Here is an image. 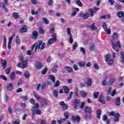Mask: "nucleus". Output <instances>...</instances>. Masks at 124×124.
<instances>
[{
    "mask_svg": "<svg viewBox=\"0 0 124 124\" xmlns=\"http://www.w3.org/2000/svg\"><path fill=\"white\" fill-rule=\"evenodd\" d=\"M10 78L11 80H14V79H15L16 75H15V73L14 72L10 74Z\"/></svg>",
    "mask_w": 124,
    "mask_h": 124,
    "instance_id": "nucleus-24",
    "label": "nucleus"
},
{
    "mask_svg": "<svg viewBox=\"0 0 124 124\" xmlns=\"http://www.w3.org/2000/svg\"><path fill=\"white\" fill-rule=\"evenodd\" d=\"M43 21L46 24V25L49 24V20L47 19L46 18H43Z\"/></svg>",
    "mask_w": 124,
    "mask_h": 124,
    "instance_id": "nucleus-51",
    "label": "nucleus"
},
{
    "mask_svg": "<svg viewBox=\"0 0 124 124\" xmlns=\"http://www.w3.org/2000/svg\"><path fill=\"white\" fill-rule=\"evenodd\" d=\"M98 94H99V92H97L94 93L93 94L94 98H97L98 97Z\"/></svg>",
    "mask_w": 124,
    "mask_h": 124,
    "instance_id": "nucleus-48",
    "label": "nucleus"
},
{
    "mask_svg": "<svg viewBox=\"0 0 124 124\" xmlns=\"http://www.w3.org/2000/svg\"><path fill=\"white\" fill-rule=\"evenodd\" d=\"M73 10L74 11H76V12H73L71 15V16H72V17H74V16H75L76 15V12H79V9L78 8H73Z\"/></svg>",
    "mask_w": 124,
    "mask_h": 124,
    "instance_id": "nucleus-12",
    "label": "nucleus"
},
{
    "mask_svg": "<svg viewBox=\"0 0 124 124\" xmlns=\"http://www.w3.org/2000/svg\"><path fill=\"white\" fill-rule=\"evenodd\" d=\"M79 49L80 52L82 53L83 55H85L86 54V50H85V48L83 47H80Z\"/></svg>",
    "mask_w": 124,
    "mask_h": 124,
    "instance_id": "nucleus-36",
    "label": "nucleus"
},
{
    "mask_svg": "<svg viewBox=\"0 0 124 124\" xmlns=\"http://www.w3.org/2000/svg\"><path fill=\"white\" fill-rule=\"evenodd\" d=\"M80 95L81 97L85 98V97H86L87 95H88V93L84 91H82L80 92Z\"/></svg>",
    "mask_w": 124,
    "mask_h": 124,
    "instance_id": "nucleus-14",
    "label": "nucleus"
},
{
    "mask_svg": "<svg viewBox=\"0 0 124 124\" xmlns=\"http://www.w3.org/2000/svg\"><path fill=\"white\" fill-rule=\"evenodd\" d=\"M76 4H77V5H78V6H80L82 7V5H83V4H82V2H81V1L78 0H77L76 2Z\"/></svg>",
    "mask_w": 124,
    "mask_h": 124,
    "instance_id": "nucleus-42",
    "label": "nucleus"
},
{
    "mask_svg": "<svg viewBox=\"0 0 124 124\" xmlns=\"http://www.w3.org/2000/svg\"><path fill=\"white\" fill-rule=\"evenodd\" d=\"M58 67H59L58 65H55L52 68V71H53V72H54V73H57V72H58Z\"/></svg>",
    "mask_w": 124,
    "mask_h": 124,
    "instance_id": "nucleus-26",
    "label": "nucleus"
},
{
    "mask_svg": "<svg viewBox=\"0 0 124 124\" xmlns=\"http://www.w3.org/2000/svg\"><path fill=\"white\" fill-rule=\"evenodd\" d=\"M95 45L94 44H93L91 45V46L89 47V49L90 51H94V50H95Z\"/></svg>",
    "mask_w": 124,
    "mask_h": 124,
    "instance_id": "nucleus-28",
    "label": "nucleus"
},
{
    "mask_svg": "<svg viewBox=\"0 0 124 124\" xmlns=\"http://www.w3.org/2000/svg\"><path fill=\"white\" fill-rule=\"evenodd\" d=\"M63 90L65 93H69V89H68V88H67L66 86H63Z\"/></svg>",
    "mask_w": 124,
    "mask_h": 124,
    "instance_id": "nucleus-30",
    "label": "nucleus"
},
{
    "mask_svg": "<svg viewBox=\"0 0 124 124\" xmlns=\"http://www.w3.org/2000/svg\"><path fill=\"white\" fill-rule=\"evenodd\" d=\"M39 32L41 34H44V32H45V31L44 30H42V28H39Z\"/></svg>",
    "mask_w": 124,
    "mask_h": 124,
    "instance_id": "nucleus-45",
    "label": "nucleus"
},
{
    "mask_svg": "<svg viewBox=\"0 0 124 124\" xmlns=\"http://www.w3.org/2000/svg\"><path fill=\"white\" fill-rule=\"evenodd\" d=\"M89 16H90V14H88V12H86L84 15L83 19H84V20H86L88 19V18H89Z\"/></svg>",
    "mask_w": 124,
    "mask_h": 124,
    "instance_id": "nucleus-32",
    "label": "nucleus"
},
{
    "mask_svg": "<svg viewBox=\"0 0 124 124\" xmlns=\"http://www.w3.org/2000/svg\"><path fill=\"white\" fill-rule=\"evenodd\" d=\"M35 66H36V68L37 69H40V68H42L43 67V65L42 63L40 62H36Z\"/></svg>",
    "mask_w": 124,
    "mask_h": 124,
    "instance_id": "nucleus-7",
    "label": "nucleus"
},
{
    "mask_svg": "<svg viewBox=\"0 0 124 124\" xmlns=\"http://www.w3.org/2000/svg\"><path fill=\"white\" fill-rule=\"evenodd\" d=\"M38 37V32L37 31H34L32 32V38L36 39Z\"/></svg>",
    "mask_w": 124,
    "mask_h": 124,
    "instance_id": "nucleus-8",
    "label": "nucleus"
},
{
    "mask_svg": "<svg viewBox=\"0 0 124 124\" xmlns=\"http://www.w3.org/2000/svg\"><path fill=\"white\" fill-rule=\"evenodd\" d=\"M49 79L52 81V83H55L56 81V77L52 75L49 76Z\"/></svg>",
    "mask_w": 124,
    "mask_h": 124,
    "instance_id": "nucleus-21",
    "label": "nucleus"
},
{
    "mask_svg": "<svg viewBox=\"0 0 124 124\" xmlns=\"http://www.w3.org/2000/svg\"><path fill=\"white\" fill-rule=\"evenodd\" d=\"M84 110L86 113H89L90 114H92V113H93V111H92V109H91V108L89 107H85Z\"/></svg>",
    "mask_w": 124,
    "mask_h": 124,
    "instance_id": "nucleus-15",
    "label": "nucleus"
},
{
    "mask_svg": "<svg viewBox=\"0 0 124 124\" xmlns=\"http://www.w3.org/2000/svg\"><path fill=\"white\" fill-rule=\"evenodd\" d=\"M103 121H104V122H105L107 124H110V121L109 120V119H108V116H107V115H104L103 116Z\"/></svg>",
    "mask_w": 124,
    "mask_h": 124,
    "instance_id": "nucleus-10",
    "label": "nucleus"
},
{
    "mask_svg": "<svg viewBox=\"0 0 124 124\" xmlns=\"http://www.w3.org/2000/svg\"><path fill=\"white\" fill-rule=\"evenodd\" d=\"M11 71V68H9L5 70V73L6 74H9V73Z\"/></svg>",
    "mask_w": 124,
    "mask_h": 124,
    "instance_id": "nucleus-56",
    "label": "nucleus"
},
{
    "mask_svg": "<svg viewBox=\"0 0 124 124\" xmlns=\"http://www.w3.org/2000/svg\"><path fill=\"white\" fill-rule=\"evenodd\" d=\"M34 96H35V98H36V99H37V100H39V99H41L40 96L39 95V94L34 93Z\"/></svg>",
    "mask_w": 124,
    "mask_h": 124,
    "instance_id": "nucleus-37",
    "label": "nucleus"
},
{
    "mask_svg": "<svg viewBox=\"0 0 124 124\" xmlns=\"http://www.w3.org/2000/svg\"><path fill=\"white\" fill-rule=\"evenodd\" d=\"M19 61L21 63L18 64V67H21V68H26L28 67V60L27 59H24L22 56H20Z\"/></svg>",
    "mask_w": 124,
    "mask_h": 124,
    "instance_id": "nucleus-3",
    "label": "nucleus"
},
{
    "mask_svg": "<svg viewBox=\"0 0 124 124\" xmlns=\"http://www.w3.org/2000/svg\"><path fill=\"white\" fill-rule=\"evenodd\" d=\"M30 103L32 104L33 105H34V102H35V101L33 99V98H31L30 100Z\"/></svg>",
    "mask_w": 124,
    "mask_h": 124,
    "instance_id": "nucleus-63",
    "label": "nucleus"
},
{
    "mask_svg": "<svg viewBox=\"0 0 124 124\" xmlns=\"http://www.w3.org/2000/svg\"><path fill=\"white\" fill-rule=\"evenodd\" d=\"M105 31H106L107 33L108 34H111V29H107L105 30Z\"/></svg>",
    "mask_w": 124,
    "mask_h": 124,
    "instance_id": "nucleus-54",
    "label": "nucleus"
},
{
    "mask_svg": "<svg viewBox=\"0 0 124 124\" xmlns=\"http://www.w3.org/2000/svg\"><path fill=\"white\" fill-rule=\"evenodd\" d=\"M28 31V27L26 25H24L23 27L20 30V32H26Z\"/></svg>",
    "mask_w": 124,
    "mask_h": 124,
    "instance_id": "nucleus-16",
    "label": "nucleus"
},
{
    "mask_svg": "<svg viewBox=\"0 0 124 124\" xmlns=\"http://www.w3.org/2000/svg\"><path fill=\"white\" fill-rule=\"evenodd\" d=\"M77 47H78V44L77 42H75L74 45L72 46V49L75 50Z\"/></svg>",
    "mask_w": 124,
    "mask_h": 124,
    "instance_id": "nucleus-34",
    "label": "nucleus"
},
{
    "mask_svg": "<svg viewBox=\"0 0 124 124\" xmlns=\"http://www.w3.org/2000/svg\"><path fill=\"white\" fill-rule=\"evenodd\" d=\"M65 70H66V71H68V72H69V73H70V72H72L73 71L72 68H71L69 66L65 67Z\"/></svg>",
    "mask_w": 124,
    "mask_h": 124,
    "instance_id": "nucleus-29",
    "label": "nucleus"
},
{
    "mask_svg": "<svg viewBox=\"0 0 124 124\" xmlns=\"http://www.w3.org/2000/svg\"><path fill=\"white\" fill-rule=\"evenodd\" d=\"M13 17L15 19H18L20 17V16H19V14L17 12H15L13 14Z\"/></svg>",
    "mask_w": 124,
    "mask_h": 124,
    "instance_id": "nucleus-25",
    "label": "nucleus"
},
{
    "mask_svg": "<svg viewBox=\"0 0 124 124\" xmlns=\"http://www.w3.org/2000/svg\"><path fill=\"white\" fill-rule=\"evenodd\" d=\"M115 103L117 106H120V105H121V98H120V97L117 98Z\"/></svg>",
    "mask_w": 124,
    "mask_h": 124,
    "instance_id": "nucleus-22",
    "label": "nucleus"
},
{
    "mask_svg": "<svg viewBox=\"0 0 124 124\" xmlns=\"http://www.w3.org/2000/svg\"><path fill=\"white\" fill-rule=\"evenodd\" d=\"M94 68H95V69H99V66L98 65V64H97V63H95L94 64Z\"/></svg>",
    "mask_w": 124,
    "mask_h": 124,
    "instance_id": "nucleus-53",
    "label": "nucleus"
},
{
    "mask_svg": "<svg viewBox=\"0 0 124 124\" xmlns=\"http://www.w3.org/2000/svg\"><path fill=\"white\" fill-rule=\"evenodd\" d=\"M115 6L116 10H121L122 9V7H121V5L119 4H116Z\"/></svg>",
    "mask_w": 124,
    "mask_h": 124,
    "instance_id": "nucleus-33",
    "label": "nucleus"
},
{
    "mask_svg": "<svg viewBox=\"0 0 124 124\" xmlns=\"http://www.w3.org/2000/svg\"><path fill=\"white\" fill-rule=\"evenodd\" d=\"M109 116H113L114 118L113 119L114 122H117L120 121V113H115V112L111 111L108 113Z\"/></svg>",
    "mask_w": 124,
    "mask_h": 124,
    "instance_id": "nucleus-4",
    "label": "nucleus"
},
{
    "mask_svg": "<svg viewBox=\"0 0 124 124\" xmlns=\"http://www.w3.org/2000/svg\"><path fill=\"white\" fill-rule=\"evenodd\" d=\"M3 68L4 69L6 67V61L4 60H0Z\"/></svg>",
    "mask_w": 124,
    "mask_h": 124,
    "instance_id": "nucleus-27",
    "label": "nucleus"
},
{
    "mask_svg": "<svg viewBox=\"0 0 124 124\" xmlns=\"http://www.w3.org/2000/svg\"><path fill=\"white\" fill-rule=\"evenodd\" d=\"M20 42H21V40H20V37L19 36H16V44L19 45L20 44Z\"/></svg>",
    "mask_w": 124,
    "mask_h": 124,
    "instance_id": "nucleus-38",
    "label": "nucleus"
},
{
    "mask_svg": "<svg viewBox=\"0 0 124 124\" xmlns=\"http://www.w3.org/2000/svg\"><path fill=\"white\" fill-rule=\"evenodd\" d=\"M92 85H93V81H92V79L88 78L86 82V85L87 87H92Z\"/></svg>",
    "mask_w": 124,
    "mask_h": 124,
    "instance_id": "nucleus-11",
    "label": "nucleus"
},
{
    "mask_svg": "<svg viewBox=\"0 0 124 124\" xmlns=\"http://www.w3.org/2000/svg\"><path fill=\"white\" fill-rule=\"evenodd\" d=\"M64 116L65 117V118L62 119V121H65L66 120H67L69 118V115H68V112H65L64 114Z\"/></svg>",
    "mask_w": 124,
    "mask_h": 124,
    "instance_id": "nucleus-23",
    "label": "nucleus"
},
{
    "mask_svg": "<svg viewBox=\"0 0 124 124\" xmlns=\"http://www.w3.org/2000/svg\"><path fill=\"white\" fill-rule=\"evenodd\" d=\"M72 119L73 121H75L76 122H79V121H80V120H81V118H80V117H79V116H76L75 117H74V116H72Z\"/></svg>",
    "mask_w": 124,
    "mask_h": 124,
    "instance_id": "nucleus-18",
    "label": "nucleus"
},
{
    "mask_svg": "<svg viewBox=\"0 0 124 124\" xmlns=\"http://www.w3.org/2000/svg\"><path fill=\"white\" fill-rule=\"evenodd\" d=\"M73 68H74V69H75V70H78V69H79L78 66L76 64H75L74 65Z\"/></svg>",
    "mask_w": 124,
    "mask_h": 124,
    "instance_id": "nucleus-58",
    "label": "nucleus"
},
{
    "mask_svg": "<svg viewBox=\"0 0 124 124\" xmlns=\"http://www.w3.org/2000/svg\"><path fill=\"white\" fill-rule=\"evenodd\" d=\"M31 13L32 15H37V14H39V11H37L35 12L34 10H32L31 11Z\"/></svg>",
    "mask_w": 124,
    "mask_h": 124,
    "instance_id": "nucleus-43",
    "label": "nucleus"
},
{
    "mask_svg": "<svg viewBox=\"0 0 124 124\" xmlns=\"http://www.w3.org/2000/svg\"><path fill=\"white\" fill-rule=\"evenodd\" d=\"M6 88L8 91H11L12 90V88H13V84L12 83H9Z\"/></svg>",
    "mask_w": 124,
    "mask_h": 124,
    "instance_id": "nucleus-17",
    "label": "nucleus"
},
{
    "mask_svg": "<svg viewBox=\"0 0 124 124\" xmlns=\"http://www.w3.org/2000/svg\"><path fill=\"white\" fill-rule=\"evenodd\" d=\"M117 17L118 18H122L124 16V12L123 11H119L117 13Z\"/></svg>",
    "mask_w": 124,
    "mask_h": 124,
    "instance_id": "nucleus-19",
    "label": "nucleus"
},
{
    "mask_svg": "<svg viewBox=\"0 0 124 124\" xmlns=\"http://www.w3.org/2000/svg\"><path fill=\"white\" fill-rule=\"evenodd\" d=\"M23 92V89L22 88H18L16 91V93H22Z\"/></svg>",
    "mask_w": 124,
    "mask_h": 124,
    "instance_id": "nucleus-62",
    "label": "nucleus"
},
{
    "mask_svg": "<svg viewBox=\"0 0 124 124\" xmlns=\"http://www.w3.org/2000/svg\"><path fill=\"white\" fill-rule=\"evenodd\" d=\"M118 38V33L114 32L112 36V47L114 50H116L117 52L120 51L119 48H121V43L120 42H117V45L114 44V40Z\"/></svg>",
    "mask_w": 124,
    "mask_h": 124,
    "instance_id": "nucleus-1",
    "label": "nucleus"
},
{
    "mask_svg": "<svg viewBox=\"0 0 124 124\" xmlns=\"http://www.w3.org/2000/svg\"><path fill=\"white\" fill-rule=\"evenodd\" d=\"M106 61L108 65H111V64H113V63L114 62V60L110 59V54H107L106 56Z\"/></svg>",
    "mask_w": 124,
    "mask_h": 124,
    "instance_id": "nucleus-6",
    "label": "nucleus"
},
{
    "mask_svg": "<svg viewBox=\"0 0 124 124\" xmlns=\"http://www.w3.org/2000/svg\"><path fill=\"white\" fill-rule=\"evenodd\" d=\"M60 81L57 80L54 85V87L57 88V87H59V86H60Z\"/></svg>",
    "mask_w": 124,
    "mask_h": 124,
    "instance_id": "nucleus-50",
    "label": "nucleus"
},
{
    "mask_svg": "<svg viewBox=\"0 0 124 124\" xmlns=\"http://www.w3.org/2000/svg\"><path fill=\"white\" fill-rule=\"evenodd\" d=\"M116 90H113V91H112V92L111 93H110V95H111V96H114V95H115V94H116Z\"/></svg>",
    "mask_w": 124,
    "mask_h": 124,
    "instance_id": "nucleus-59",
    "label": "nucleus"
},
{
    "mask_svg": "<svg viewBox=\"0 0 124 124\" xmlns=\"http://www.w3.org/2000/svg\"><path fill=\"white\" fill-rule=\"evenodd\" d=\"M56 41H57V40L55 38H51L48 40L47 44L50 45L51 44H53L55 43V42H56Z\"/></svg>",
    "mask_w": 124,
    "mask_h": 124,
    "instance_id": "nucleus-9",
    "label": "nucleus"
},
{
    "mask_svg": "<svg viewBox=\"0 0 124 124\" xmlns=\"http://www.w3.org/2000/svg\"><path fill=\"white\" fill-rule=\"evenodd\" d=\"M38 107H39V105L38 103H36L35 106L32 108L31 111L37 114V115H41V110L38 109Z\"/></svg>",
    "mask_w": 124,
    "mask_h": 124,
    "instance_id": "nucleus-5",
    "label": "nucleus"
},
{
    "mask_svg": "<svg viewBox=\"0 0 124 124\" xmlns=\"http://www.w3.org/2000/svg\"><path fill=\"white\" fill-rule=\"evenodd\" d=\"M20 120L19 119H17L14 122V124H20Z\"/></svg>",
    "mask_w": 124,
    "mask_h": 124,
    "instance_id": "nucleus-64",
    "label": "nucleus"
},
{
    "mask_svg": "<svg viewBox=\"0 0 124 124\" xmlns=\"http://www.w3.org/2000/svg\"><path fill=\"white\" fill-rule=\"evenodd\" d=\"M69 42L70 44H72V43H73V38L71 36L69 37Z\"/></svg>",
    "mask_w": 124,
    "mask_h": 124,
    "instance_id": "nucleus-47",
    "label": "nucleus"
},
{
    "mask_svg": "<svg viewBox=\"0 0 124 124\" xmlns=\"http://www.w3.org/2000/svg\"><path fill=\"white\" fill-rule=\"evenodd\" d=\"M96 116L97 119L99 120L100 119V117H101V110H100V109H99L97 111Z\"/></svg>",
    "mask_w": 124,
    "mask_h": 124,
    "instance_id": "nucleus-20",
    "label": "nucleus"
},
{
    "mask_svg": "<svg viewBox=\"0 0 124 124\" xmlns=\"http://www.w3.org/2000/svg\"><path fill=\"white\" fill-rule=\"evenodd\" d=\"M42 101H41V106L43 107L45 105H47V101L44 98H41Z\"/></svg>",
    "mask_w": 124,
    "mask_h": 124,
    "instance_id": "nucleus-13",
    "label": "nucleus"
},
{
    "mask_svg": "<svg viewBox=\"0 0 124 124\" xmlns=\"http://www.w3.org/2000/svg\"><path fill=\"white\" fill-rule=\"evenodd\" d=\"M99 101H100V102H101L103 104H105V101H104V97L101 96Z\"/></svg>",
    "mask_w": 124,
    "mask_h": 124,
    "instance_id": "nucleus-31",
    "label": "nucleus"
},
{
    "mask_svg": "<svg viewBox=\"0 0 124 124\" xmlns=\"http://www.w3.org/2000/svg\"><path fill=\"white\" fill-rule=\"evenodd\" d=\"M115 82V79L113 78H111L110 79L109 81V84L111 86L112 84L113 83V82Z\"/></svg>",
    "mask_w": 124,
    "mask_h": 124,
    "instance_id": "nucleus-55",
    "label": "nucleus"
},
{
    "mask_svg": "<svg viewBox=\"0 0 124 124\" xmlns=\"http://www.w3.org/2000/svg\"><path fill=\"white\" fill-rule=\"evenodd\" d=\"M108 3H110L111 6H112L114 5V3H115V1L113 0H108Z\"/></svg>",
    "mask_w": 124,
    "mask_h": 124,
    "instance_id": "nucleus-49",
    "label": "nucleus"
},
{
    "mask_svg": "<svg viewBox=\"0 0 124 124\" xmlns=\"http://www.w3.org/2000/svg\"><path fill=\"white\" fill-rule=\"evenodd\" d=\"M24 76L26 79H29L30 78V72L26 71L24 74Z\"/></svg>",
    "mask_w": 124,
    "mask_h": 124,
    "instance_id": "nucleus-35",
    "label": "nucleus"
},
{
    "mask_svg": "<svg viewBox=\"0 0 124 124\" xmlns=\"http://www.w3.org/2000/svg\"><path fill=\"white\" fill-rule=\"evenodd\" d=\"M78 64L79 67H84L85 66V62H78Z\"/></svg>",
    "mask_w": 124,
    "mask_h": 124,
    "instance_id": "nucleus-39",
    "label": "nucleus"
},
{
    "mask_svg": "<svg viewBox=\"0 0 124 124\" xmlns=\"http://www.w3.org/2000/svg\"><path fill=\"white\" fill-rule=\"evenodd\" d=\"M12 39H13V36L9 38L8 43H10V44L12 43Z\"/></svg>",
    "mask_w": 124,
    "mask_h": 124,
    "instance_id": "nucleus-60",
    "label": "nucleus"
},
{
    "mask_svg": "<svg viewBox=\"0 0 124 124\" xmlns=\"http://www.w3.org/2000/svg\"><path fill=\"white\" fill-rule=\"evenodd\" d=\"M46 45L42 42V41H39L37 43H35L34 45L32 46L31 51L33 50L35 47V52H36L37 49L40 50H44Z\"/></svg>",
    "mask_w": 124,
    "mask_h": 124,
    "instance_id": "nucleus-2",
    "label": "nucleus"
},
{
    "mask_svg": "<svg viewBox=\"0 0 124 124\" xmlns=\"http://www.w3.org/2000/svg\"><path fill=\"white\" fill-rule=\"evenodd\" d=\"M72 94H73V92H70V95L69 96L67 97L68 100H70V99H71Z\"/></svg>",
    "mask_w": 124,
    "mask_h": 124,
    "instance_id": "nucleus-52",
    "label": "nucleus"
},
{
    "mask_svg": "<svg viewBox=\"0 0 124 124\" xmlns=\"http://www.w3.org/2000/svg\"><path fill=\"white\" fill-rule=\"evenodd\" d=\"M52 94L54 95V97H58V91L54 90L52 93Z\"/></svg>",
    "mask_w": 124,
    "mask_h": 124,
    "instance_id": "nucleus-40",
    "label": "nucleus"
},
{
    "mask_svg": "<svg viewBox=\"0 0 124 124\" xmlns=\"http://www.w3.org/2000/svg\"><path fill=\"white\" fill-rule=\"evenodd\" d=\"M95 24L93 23L92 25H91V29L93 30V31H95V30H96L97 29V28L96 27H95V26H94Z\"/></svg>",
    "mask_w": 124,
    "mask_h": 124,
    "instance_id": "nucleus-44",
    "label": "nucleus"
},
{
    "mask_svg": "<svg viewBox=\"0 0 124 124\" xmlns=\"http://www.w3.org/2000/svg\"><path fill=\"white\" fill-rule=\"evenodd\" d=\"M66 32L68 35L71 36V30L70 28H68L66 29Z\"/></svg>",
    "mask_w": 124,
    "mask_h": 124,
    "instance_id": "nucleus-41",
    "label": "nucleus"
},
{
    "mask_svg": "<svg viewBox=\"0 0 124 124\" xmlns=\"http://www.w3.org/2000/svg\"><path fill=\"white\" fill-rule=\"evenodd\" d=\"M9 100V99H8V96H7V94H5V102H8V101Z\"/></svg>",
    "mask_w": 124,
    "mask_h": 124,
    "instance_id": "nucleus-61",
    "label": "nucleus"
},
{
    "mask_svg": "<svg viewBox=\"0 0 124 124\" xmlns=\"http://www.w3.org/2000/svg\"><path fill=\"white\" fill-rule=\"evenodd\" d=\"M47 69L46 68L43 69V70L42 71V74H43V75H45V74H46V73L47 72Z\"/></svg>",
    "mask_w": 124,
    "mask_h": 124,
    "instance_id": "nucleus-46",
    "label": "nucleus"
},
{
    "mask_svg": "<svg viewBox=\"0 0 124 124\" xmlns=\"http://www.w3.org/2000/svg\"><path fill=\"white\" fill-rule=\"evenodd\" d=\"M32 4H37V0H31Z\"/></svg>",
    "mask_w": 124,
    "mask_h": 124,
    "instance_id": "nucleus-57",
    "label": "nucleus"
}]
</instances>
